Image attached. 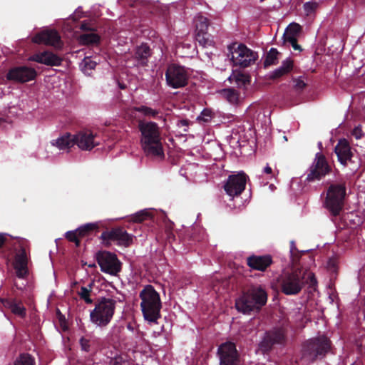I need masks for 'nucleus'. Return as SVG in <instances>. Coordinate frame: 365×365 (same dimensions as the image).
I'll list each match as a JSON object with an SVG mask.
<instances>
[{
	"mask_svg": "<svg viewBox=\"0 0 365 365\" xmlns=\"http://www.w3.org/2000/svg\"><path fill=\"white\" fill-rule=\"evenodd\" d=\"M138 128L140 132V143L145 155L149 157H163L158 125L153 121L139 120Z\"/></svg>",
	"mask_w": 365,
	"mask_h": 365,
	"instance_id": "nucleus-1",
	"label": "nucleus"
},
{
	"mask_svg": "<svg viewBox=\"0 0 365 365\" xmlns=\"http://www.w3.org/2000/svg\"><path fill=\"white\" fill-rule=\"evenodd\" d=\"M346 181L344 178L327 182L326 196L323 205L332 216L339 215L343 210L346 197Z\"/></svg>",
	"mask_w": 365,
	"mask_h": 365,
	"instance_id": "nucleus-2",
	"label": "nucleus"
},
{
	"mask_svg": "<svg viewBox=\"0 0 365 365\" xmlns=\"http://www.w3.org/2000/svg\"><path fill=\"white\" fill-rule=\"evenodd\" d=\"M139 297L141 299L140 308L144 319L150 323H158L161 317L162 307L159 293L152 285L148 284L140 291Z\"/></svg>",
	"mask_w": 365,
	"mask_h": 365,
	"instance_id": "nucleus-3",
	"label": "nucleus"
},
{
	"mask_svg": "<svg viewBox=\"0 0 365 365\" xmlns=\"http://www.w3.org/2000/svg\"><path fill=\"white\" fill-rule=\"evenodd\" d=\"M96 138L97 135L96 133L91 130H86L80 131L76 135L66 133L56 140H53L54 142L52 144L56 145L61 150L70 148L74 145H77L82 150H91L100 144L96 140Z\"/></svg>",
	"mask_w": 365,
	"mask_h": 365,
	"instance_id": "nucleus-4",
	"label": "nucleus"
},
{
	"mask_svg": "<svg viewBox=\"0 0 365 365\" xmlns=\"http://www.w3.org/2000/svg\"><path fill=\"white\" fill-rule=\"evenodd\" d=\"M267 301V294L261 287H252L244 292L235 301L237 310L243 314L259 311Z\"/></svg>",
	"mask_w": 365,
	"mask_h": 365,
	"instance_id": "nucleus-5",
	"label": "nucleus"
},
{
	"mask_svg": "<svg viewBox=\"0 0 365 365\" xmlns=\"http://www.w3.org/2000/svg\"><path fill=\"white\" fill-rule=\"evenodd\" d=\"M332 348V342L326 335H319L302 344V357L311 362L324 358Z\"/></svg>",
	"mask_w": 365,
	"mask_h": 365,
	"instance_id": "nucleus-6",
	"label": "nucleus"
},
{
	"mask_svg": "<svg viewBox=\"0 0 365 365\" xmlns=\"http://www.w3.org/2000/svg\"><path fill=\"white\" fill-rule=\"evenodd\" d=\"M306 282L305 272L302 269L284 272L277 278L280 290L286 295L297 294L301 292Z\"/></svg>",
	"mask_w": 365,
	"mask_h": 365,
	"instance_id": "nucleus-7",
	"label": "nucleus"
},
{
	"mask_svg": "<svg viewBox=\"0 0 365 365\" xmlns=\"http://www.w3.org/2000/svg\"><path fill=\"white\" fill-rule=\"evenodd\" d=\"M116 301L101 297L95 303V308L90 313L91 322L98 327H106L111 321L115 309Z\"/></svg>",
	"mask_w": 365,
	"mask_h": 365,
	"instance_id": "nucleus-8",
	"label": "nucleus"
},
{
	"mask_svg": "<svg viewBox=\"0 0 365 365\" xmlns=\"http://www.w3.org/2000/svg\"><path fill=\"white\" fill-rule=\"evenodd\" d=\"M287 342V331L282 327L273 328L267 331L258 344V350L263 354H268L276 346H284Z\"/></svg>",
	"mask_w": 365,
	"mask_h": 365,
	"instance_id": "nucleus-9",
	"label": "nucleus"
},
{
	"mask_svg": "<svg viewBox=\"0 0 365 365\" xmlns=\"http://www.w3.org/2000/svg\"><path fill=\"white\" fill-rule=\"evenodd\" d=\"M331 172V167L328 163L326 157L317 153L312 164L307 170L305 181L308 182L321 180Z\"/></svg>",
	"mask_w": 365,
	"mask_h": 365,
	"instance_id": "nucleus-10",
	"label": "nucleus"
},
{
	"mask_svg": "<svg viewBox=\"0 0 365 365\" xmlns=\"http://www.w3.org/2000/svg\"><path fill=\"white\" fill-rule=\"evenodd\" d=\"M102 243L106 247L111 245L112 242L123 247H129L133 242V236L128 234L123 227H114L110 230H106L100 237Z\"/></svg>",
	"mask_w": 365,
	"mask_h": 365,
	"instance_id": "nucleus-11",
	"label": "nucleus"
},
{
	"mask_svg": "<svg viewBox=\"0 0 365 365\" xmlns=\"http://www.w3.org/2000/svg\"><path fill=\"white\" fill-rule=\"evenodd\" d=\"M237 43H234L229 49L232 51V60L235 65L242 68H247L254 63L257 58V53L245 44L240 43L237 48L235 46Z\"/></svg>",
	"mask_w": 365,
	"mask_h": 365,
	"instance_id": "nucleus-12",
	"label": "nucleus"
},
{
	"mask_svg": "<svg viewBox=\"0 0 365 365\" xmlns=\"http://www.w3.org/2000/svg\"><path fill=\"white\" fill-rule=\"evenodd\" d=\"M188 73L184 66L170 64L165 71V79L168 86L173 88L185 87L188 83Z\"/></svg>",
	"mask_w": 365,
	"mask_h": 365,
	"instance_id": "nucleus-13",
	"label": "nucleus"
},
{
	"mask_svg": "<svg viewBox=\"0 0 365 365\" xmlns=\"http://www.w3.org/2000/svg\"><path fill=\"white\" fill-rule=\"evenodd\" d=\"M96 260L104 273L116 276L121 271L122 263L115 253L99 251L96 253Z\"/></svg>",
	"mask_w": 365,
	"mask_h": 365,
	"instance_id": "nucleus-14",
	"label": "nucleus"
},
{
	"mask_svg": "<svg viewBox=\"0 0 365 365\" xmlns=\"http://www.w3.org/2000/svg\"><path fill=\"white\" fill-rule=\"evenodd\" d=\"M248 176L243 172L229 175L224 190L230 197L239 196L245 190Z\"/></svg>",
	"mask_w": 365,
	"mask_h": 365,
	"instance_id": "nucleus-15",
	"label": "nucleus"
},
{
	"mask_svg": "<svg viewBox=\"0 0 365 365\" xmlns=\"http://www.w3.org/2000/svg\"><path fill=\"white\" fill-rule=\"evenodd\" d=\"M220 365H237L239 354L234 343L227 341L222 344L217 349Z\"/></svg>",
	"mask_w": 365,
	"mask_h": 365,
	"instance_id": "nucleus-16",
	"label": "nucleus"
},
{
	"mask_svg": "<svg viewBox=\"0 0 365 365\" xmlns=\"http://www.w3.org/2000/svg\"><path fill=\"white\" fill-rule=\"evenodd\" d=\"M100 228L98 222L86 223L73 231H68L65 237L71 242H74L78 247L81 245V239L88 237L93 232H98Z\"/></svg>",
	"mask_w": 365,
	"mask_h": 365,
	"instance_id": "nucleus-17",
	"label": "nucleus"
},
{
	"mask_svg": "<svg viewBox=\"0 0 365 365\" xmlns=\"http://www.w3.org/2000/svg\"><path fill=\"white\" fill-rule=\"evenodd\" d=\"M36 71L28 66H15L9 69L6 73V78L10 81L17 83H26L36 78Z\"/></svg>",
	"mask_w": 365,
	"mask_h": 365,
	"instance_id": "nucleus-18",
	"label": "nucleus"
},
{
	"mask_svg": "<svg viewBox=\"0 0 365 365\" xmlns=\"http://www.w3.org/2000/svg\"><path fill=\"white\" fill-rule=\"evenodd\" d=\"M33 42L47 46H59L61 36L58 31L53 29H46L36 34L32 38Z\"/></svg>",
	"mask_w": 365,
	"mask_h": 365,
	"instance_id": "nucleus-19",
	"label": "nucleus"
},
{
	"mask_svg": "<svg viewBox=\"0 0 365 365\" xmlns=\"http://www.w3.org/2000/svg\"><path fill=\"white\" fill-rule=\"evenodd\" d=\"M334 153L337 156L338 161L344 166L349 163H353L354 155L349 141L345 138L340 139L334 148Z\"/></svg>",
	"mask_w": 365,
	"mask_h": 365,
	"instance_id": "nucleus-20",
	"label": "nucleus"
},
{
	"mask_svg": "<svg viewBox=\"0 0 365 365\" xmlns=\"http://www.w3.org/2000/svg\"><path fill=\"white\" fill-rule=\"evenodd\" d=\"M273 263L272 257L269 255H252L247 258V264L252 269L264 272Z\"/></svg>",
	"mask_w": 365,
	"mask_h": 365,
	"instance_id": "nucleus-21",
	"label": "nucleus"
},
{
	"mask_svg": "<svg viewBox=\"0 0 365 365\" xmlns=\"http://www.w3.org/2000/svg\"><path fill=\"white\" fill-rule=\"evenodd\" d=\"M152 53V50L148 43H143L140 46H138L135 48L133 55V58L135 61V66L141 67L147 66Z\"/></svg>",
	"mask_w": 365,
	"mask_h": 365,
	"instance_id": "nucleus-22",
	"label": "nucleus"
},
{
	"mask_svg": "<svg viewBox=\"0 0 365 365\" xmlns=\"http://www.w3.org/2000/svg\"><path fill=\"white\" fill-rule=\"evenodd\" d=\"M30 59L33 61L50 66H61L63 61L62 58L50 51H43L35 53L30 58Z\"/></svg>",
	"mask_w": 365,
	"mask_h": 365,
	"instance_id": "nucleus-23",
	"label": "nucleus"
},
{
	"mask_svg": "<svg viewBox=\"0 0 365 365\" xmlns=\"http://www.w3.org/2000/svg\"><path fill=\"white\" fill-rule=\"evenodd\" d=\"M1 302L4 307L9 309L14 314L21 318L26 317V310L21 300L15 298H8L4 299Z\"/></svg>",
	"mask_w": 365,
	"mask_h": 365,
	"instance_id": "nucleus-24",
	"label": "nucleus"
},
{
	"mask_svg": "<svg viewBox=\"0 0 365 365\" xmlns=\"http://www.w3.org/2000/svg\"><path fill=\"white\" fill-rule=\"evenodd\" d=\"M293 60L290 58H287L286 60L282 61L280 67L275 69L269 74V79L276 80L280 78L281 77L288 74L293 69Z\"/></svg>",
	"mask_w": 365,
	"mask_h": 365,
	"instance_id": "nucleus-25",
	"label": "nucleus"
},
{
	"mask_svg": "<svg viewBox=\"0 0 365 365\" xmlns=\"http://www.w3.org/2000/svg\"><path fill=\"white\" fill-rule=\"evenodd\" d=\"M14 267L16 276L20 279L26 277L29 274L28 259L16 257L14 259Z\"/></svg>",
	"mask_w": 365,
	"mask_h": 365,
	"instance_id": "nucleus-26",
	"label": "nucleus"
},
{
	"mask_svg": "<svg viewBox=\"0 0 365 365\" xmlns=\"http://www.w3.org/2000/svg\"><path fill=\"white\" fill-rule=\"evenodd\" d=\"M101 39V36L93 32L83 34L78 37L79 43L86 46H97L100 43Z\"/></svg>",
	"mask_w": 365,
	"mask_h": 365,
	"instance_id": "nucleus-27",
	"label": "nucleus"
},
{
	"mask_svg": "<svg viewBox=\"0 0 365 365\" xmlns=\"http://www.w3.org/2000/svg\"><path fill=\"white\" fill-rule=\"evenodd\" d=\"M221 94L232 105H237L240 101V93L235 88H225L221 91Z\"/></svg>",
	"mask_w": 365,
	"mask_h": 365,
	"instance_id": "nucleus-28",
	"label": "nucleus"
},
{
	"mask_svg": "<svg viewBox=\"0 0 365 365\" xmlns=\"http://www.w3.org/2000/svg\"><path fill=\"white\" fill-rule=\"evenodd\" d=\"M303 252H299L295 246L294 242H290V258L292 262V270L300 269L297 267Z\"/></svg>",
	"mask_w": 365,
	"mask_h": 365,
	"instance_id": "nucleus-29",
	"label": "nucleus"
},
{
	"mask_svg": "<svg viewBox=\"0 0 365 365\" xmlns=\"http://www.w3.org/2000/svg\"><path fill=\"white\" fill-rule=\"evenodd\" d=\"M95 340L88 336H83L79 339V344L83 351L91 353L94 351Z\"/></svg>",
	"mask_w": 365,
	"mask_h": 365,
	"instance_id": "nucleus-30",
	"label": "nucleus"
},
{
	"mask_svg": "<svg viewBox=\"0 0 365 365\" xmlns=\"http://www.w3.org/2000/svg\"><path fill=\"white\" fill-rule=\"evenodd\" d=\"M279 54V53L276 48H271V49L267 53L263 63L264 68L272 65H276L278 63Z\"/></svg>",
	"mask_w": 365,
	"mask_h": 365,
	"instance_id": "nucleus-31",
	"label": "nucleus"
},
{
	"mask_svg": "<svg viewBox=\"0 0 365 365\" xmlns=\"http://www.w3.org/2000/svg\"><path fill=\"white\" fill-rule=\"evenodd\" d=\"M133 110L142 113L145 117H152L153 118H155L160 113L159 110L153 109L152 108L146 106H135L133 107Z\"/></svg>",
	"mask_w": 365,
	"mask_h": 365,
	"instance_id": "nucleus-32",
	"label": "nucleus"
},
{
	"mask_svg": "<svg viewBox=\"0 0 365 365\" xmlns=\"http://www.w3.org/2000/svg\"><path fill=\"white\" fill-rule=\"evenodd\" d=\"M152 214L147 210H140L130 216V220L135 223H140L145 220H150Z\"/></svg>",
	"mask_w": 365,
	"mask_h": 365,
	"instance_id": "nucleus-33",
	"label": "nucleus"
},
{
	"mask_svg": "<svg viewBox=\"0 0 365 365\" xmlns=\"http://www.w3.org/2000/svg\"><path fill=\"white\" fill-rule=\"evenodd\" d=\"M196 32H207L210 20L202 15L196 17Z\"/></svg>",
	"mask_w": 365,
	"mask_h": 365,
	"instance_id": "nucleus-34",
	"label": "nucleus"
},
{
	"mask_svg": "<svg viewBox=\"0 0 365 365\" xmlns=\"http://www.w3.org/2000/svg\"><path fill=\"white\" fill-rule=\"evenodd\" d=\"M92 286L93 284L91 283L88 287H81L80 291L78 292V295L81 299H83L86 304H91L93 302V299L91 298V293L92 292Z\"/></svg>",
	"mask_w": 365,
	"mask_h": 365,
	"instance_id": "nucleus-35",
	"label": "nucleus"
},
{
	"mask_svg": "<svg viewBox=\"0 0 365 365\" xmlns=\"http://www.w3.org/2000/svg\"><path fill=\"white\" fill-rule=\"evenodd\" d=\"M14 365H35V361L30 354L24 353L16 358Z\"/></svg>",
	"mask_w": 365,
	"mask_h": 365,
	"instance_id": "nucleus-36",
	"label": "nucleus"
},
{
	"mask_svg": "<svg viewBox=\"0 0 365 365\" xmlns=\"http://www.w3.org/2000/svg\"><path fill=\"white\" fill-rule=\"evenodd\" d=\"M195 39L203 47L210 46L212 42L207 32H196Z\"/></svg>",
	"mask_w": 365,
	"mask_h": 365,
	"instance_id": "nucleus-37",
	"label": "nucleus"
},
{
	"mask_svg": "<svg viewBox=\"0 0 365 365\" xmlns=\"http://www.w3.org/2000/svg\"><path fill=\"white\" fill-rule=\"evenodd\" d=\"M29 241L27 240L22 239L19 242V250L16 254L15 257L19 258L22 257V259H28L26 250L29 248Z\"/></svg>",
	"mask_w": 365,
	"mask_h": 365,
	"instance_id": "nucleus-38",
	"label": "nucleus"
},
{
	"mask_svg": "<svg viewBox=\"0 0 365 365\" xmlns=\"http://www.w3.org/2000/svg\"><path fill=\"white\" fill-rule=\"evenodd\" d=\"M319 6L317 2L309 1L304 4L303 8L306 15L309 16L316 11Z\"/></svg>",
	"mask_w": 365,
	"mask_h": 365,
	"instance_id": "nucleus-39",
	"label": "nucleus"
},
{
	"mask_svg": "<svg viewBox=\"0 0 365 365\" xmlns=\"http://www.w3.org/2000/svg\"><path fill=\"white\" fill-rule=\"evenodd\" d=\"M301 31V26L297 23L290 24L287 28L285 33L289 35L297 36Z\"/></svg>",
	"mask_w": 365,
	"mask_h": 365,
	"instance_id": "nucleus-40",
	"label": "nucleus"
},
{
	"mask_svg": "<svg viewBox=\"0 0 365 365\" xmlns=\"http://www.w3.org/2000/svg\"><path fill=\"white\" fill-rule=\"evenodd\" d=\"M235 81L237 83L242 86H245L249 84L250 82V77L248 75H245L243 73H238L235 76Z\"/></svg>",
	"mask_w": 365,
	"mask_h": 365,
	"instance_id": "nucleus-41",
	"label": "nucleus"
},
{
	"mask_svg": "<svg viewBox=\"0 0 365 365\" xmlns=\"http://www.w3.org/2000/svg\"><path fill=\"white\" fill-rule=\"evenodd\" d=\"M292 81L294 83V88L297 91H302L307 86V83L302 80V77L293 78Z\"/></svg>",
	"mask_w": 365,
	"mask_h": 365,
	"instance_id": "nucleus-42",
	"label": "nucleus"
},
{
	"mask_svg": "<svg viewBox=\"0 0 365 365\" xmlns=\"http://www.w3.org/2000/svg\"><path fill=\"white\" fill-rule=\"evenodd\" d=\"M212 118V111L208 109H204L200 115L197 118L200 121L209 122Z\"/></svg>",
	"mask_w": 365,
	"mask_h": 365,
	"instance_id": "nucleus-43",
	"label": "nucleus"
},
{
	"mask_svg": "<svg viewBox=\"0 0 365 365\" xmlns=\"http://www.w3.org/2000/svg\"><path fill=\"white\" fill-rule=\"evenodd\" d=\"M305 272V281L307 283H309L310 286H315L317 283V281L315 278L314 274L312 272H308L307 270H304Z\"/></svg>",
	"mask_w": 365,
	"mask_h": 365,
	"instance_id": "nucleus-44",
	"label": "nucleus"
},
{
	"mask_svg": "<svg viewBox=\"0 0 365 365\" xmlns=\"http://www.w3.org/2000/svg\"><path fill=\"white\" fill-rule=\"evenodd\" d=\"M56 315L59 320L61 327L63 330H66L67 329V322L64 315L61 314L59 309H57Z\"/></svg>",
	"mask_w": 365,
	"mask_h": 365,
	"instance_id": "nucleus-45",
	"label": "nucleus"
},
{
	"mask_svg": "<svg viewBox=\"0 0 365 365\" xmlns=\"http://www.w3.org/2000/svg\"><path fill=\"white\" fill-rule=\"evenodd\" d=\"M351 135L357 140L361 139L364 135L361 125L355 127L351 132Z\"/></svg>",
	"mask_w": 365,
	"mask_h": 365,
	"instance_id": "nucleus-46",
	"label": "nucleus"
},
{
	"mask_svg": "<svg viewBox=\"0 0 365 365\" xmlns=\"http://www.w3.org/2000/svg\"><path fill=\"white\" fill-rule=\"evenodd\" d=\"M83 64H84V68L86 70V69H93L96 66V63L91 61L90 58H86L83 61Z\"/></svg>",
	"mask_w": 365,
	"mask_h": 365,
	"instance_id": "nucleus-47",
	"label": "nucleus"
},
{
	"mask_svg": "<svg viewBox=\"0 0 365 365\" xmlns=\"http://www.w3.org/2000/svg\"><path fill=\"white\" fill-rule=\"evenodd\" d=\"M284 41L285 43H294V41L297 39V36L293 35H289L288 34L284 33L283 36Z\"/></svg>",
	"mask_w": 365,
	"mask_h": 365,
	"instance_id": "nucleus-48",
	"label": "nucleus"
},
{
	"mask_svg": "<svg viewBox=\"0 0 365 365\" xmlns=\"http://www.w3.org/2000/svg\"><path fill=\"white\" fill-rule=\"evenodd\" d=\"M110 365H128V362L123 361L122 358H115L110 361Z\"/></svg>",
	"mask_w": 365,
	"mask_h": 365,
	"instance_id": "nucleus-49",
	"label": "nucleus"
},
{
	"mask_svg": "<svg viewBox=\"0 0 365 365\" xmlns=\"http://www.w3.org/2000/svg\"><path fill=\"white\" fill-rule=\"evenodd\" d=\"M80 29L83 31H92L89 24L85 21L81 23Z\"/></svg>",
	"mask_w": 365,
	"mask_h": 365,
	"instance_id": "nucleus-50",
	"label": "nucleus"
},
{
	"mask_svg": "<svg viewBox=\"0 0 365 365\" xmlns=\"http://www.w3.org/2000/svg\"><path fill=\"white\" fill-rule=\"evenodd\" d=\"M6 241V234L0 233V248L3 247Z\"/></svg>",
	"mask_w": 365,
	"mask_h": 365,
	"instance_id": "nucleus-51",
	"label": "nucleus"
},
{
	"mask_svg": "<svg viewBox=\"0 0 365 365\" xmlns=\"http://www.w3.org/2000/svg\"><path fill=\"white\" fill-rule=\"evenodd\" d=\"M294 50L302 51L301 46L297 43V38L294 41V43H290Z\"/></svg>",
	"mask_w": 365,
	"mask_h": 365,
	"instance_id": "nucleus-52",
	"label": "nucleus"
},
{
	"mask_svg": "<svg viewBox=\"0 0 365 365\" xmlns=\"http://www.w3.org/2000/svg\"><path fill=\"white\" fill-rule=\"evenodd\" d=\"M264 173L266 174H272V169L268 164L264 168Z\"/></svg>",
	"mask_w": 365,
	"mask_h": 365,
	"instance_id": "nucleus-53",
	"label": "nucleus"
},
{
	"mask_svg": "<svg viewBox=\"0 0 365 365\" xmlns=\"http://www.w3.org/2000/svg\"><path fill=\"white\" fill-rule=\"evenodd\" d=\"M128 328L129 329H130V330H133V328H132L131 325H130V324H129V325H128Z\"/></svg>",
	"mask_w": 365,
	"mask_h": 365,
	"instance_id": "nucleus-54",
	"label": "nucleus"
},
{
	"mask_svg": "<svg viewBox=\"0 0 365 365\" xmlns=\"http://www.w3.org/2000/svg\"><path fill=\"white\" fill-rule=\"evenodd\" d=\"M120 88L123 89V88H125V86H120Z\"/></svg>",
	"mask_w": 365,
	"mask_h": 365,
	"instance_id": "nucleus-55",
	"label": "nucleus"
},
{
	"mask_svg": "<svg viewBox=\"0 0 365 365\" xmlns=\"http://www.w3.org/2000/svg\"><path fill=\"white\" fill-rule=\"evenodd\" d=\"M265 1V0H260V1H261V2H263V1Z\"/></svg>",
	"mask_w": 365,
	"mask_h": 365,
	"instance_id": "nucleus-56",
	"label": "nucleus"
}]
</instances>
